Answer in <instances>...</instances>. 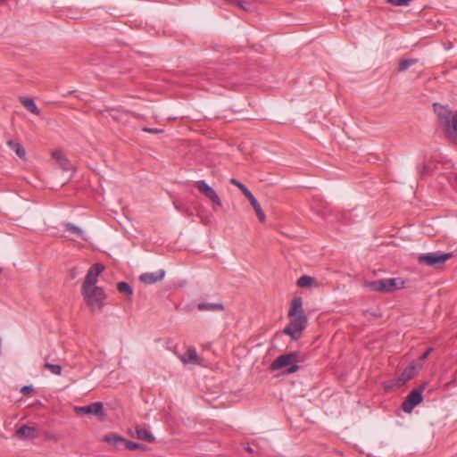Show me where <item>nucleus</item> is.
<instances>
[{
    "instance_id": "nucleus-6",
    "label": "nucleus",
    "mask_w": 457,
    "mask_h": 457,
    "mask_svg": "<svg viewBox=\"0 0 457 457\" xmlns=\"http://www.w3.org/2000/svg\"><path fill=\"white\" fill-rule=\"evenodd\" d=\"M424 387L425 385H423L420 389H414L408 395L402 404L404 412L411 413L412 410L422 402V390Z\"/></svg>"
},
{
    "instance_id": "nucleus-29",
    "label": "nucleus",
    "mask_w": 457,
    "mask_h": 457,
    "mask_svg": "<svg viewBox=\"0 0 457 457\" xmlns=\"http://www.w3.org/2000/svg\"><path fill=\"white\" fill-rule=\"evenodd\" d=\"M411 0H386L388 4H391L395 6H403L408 5Z\"/></svg>"
},
{
    "instance_id": "nucleus-18",
    "label": "nucleus",
    "mask_w": 457,
    "mask_h": 457,
    "mask_svg": "<svg viewBox=\"0 0 457 457\" xmlns=\"http://www.w3.org/2000/svg\"><path fill=\"white\" fill-rule=\"evenodd\" d=\"M20 101L22 104V105L27 110H29L30 112L36 114V115H39L40 114V110L37 107V105L35 104L33 99L26 98V97H21Z\"/></svg>"
},
{
    "instance_id": "nucleus-26",
    "label": "nucleus",
    "mask_w": 457,
    "mask_h": 457,
    "mask_svg": "<svg viewBox=\"0 0 457 457\" xmlns=\"http://www.w3.org/2000/svg\"><path fill=\"white\" fill-rule=\"evenodd\" d=\"M125 448L128 450H130V451H134V450L145 451V450H146L145 445L137 444L136 442L129 441V440H127V442H126Z\"/></svg>"
},
{
    "instance_id": "nucleus-17",
    "label": "nucleus",
    "mask_w": 457,
    "mask_h": 457,
    "mask_svg": "<svg viewBox=\"0 0 457 457\" xmlns=\"http://www.w3.org/2000/svg\"><path fill=\"white\" fill-rule=\"evenodd\" d=\"M136 436L140 440H145L148 443H154L155 441V437L146 429L141 428L140 427H136Z\"/></svg>"
},
{
    "instance_id": "nucleus-32",
    "label": "nucleus",
    "mask_w": 457,
    "mask_h": 457,
    "mask_svg": "<svg viewBox=\"0 0 457 457\" xmlns=\"http://www.w3.org/2000/svg\"><path fill=\"white\" fill-rule=\"evenodd\" d=\"M33 390V387L31 386H24L21 388V393L23 395H27L30 393Z\"/></svg>"
},
{
    "instance_id": "nucleus-2",
    "label": "nucleus",
    "mask_w": 457,
    "mask_h": 457,
    "mask_svg": "<svg viewBox=\"0 0 457 457\" xmlns=\"http://www.w3.org/2000/svg\"><path fill=\"white\" fill-rule=\"evenodd\" d=\"M366 287L375 292L392 293L404 287V281L400 278H383L367 282Z\"/></svg>"
},
{
    "instance_id": "nucleus-10",
    "label": "nucleus",
    "mask_w": 457,
    "mask_h": 457,
    "mask_svg": "<svg viewBox=\"0 0 457 457\" xmlns=\"http://www.w3.org/2000/svg\"><path fill=\"white\" fill-rule=\"evenodd\" d=\"M417 365L412 362L410 366L403 370L401 376L395 380V386H403L407 381L414 378L417 374Z\"/></svg>"
},
{
    "instance_id": "nucleus-20",
    "label": "nucleus",
    "mask_w": 457,
    "mask_h": 457,
    "mask_svg": "<svg viewBox=\"0 0 457 457\" xmlns=\"http://www.w3.org/2000/svg\"><path fill=\"white\" fill-rule=\"evenodd\" d=\"M314 283H315L314 278L308 276V275H303L297 279L296 285L299 287L304 288V287H312Z\"/></svg>"
},
{
    "instance_id": "nucleus-4",
    "label": "nucleus",
    "mask_w": 457,
    "mask_h": 457,
    "mask_svg": "<svg viewBox=\"0 0 457 457\" xmlns=\"http://www.w3.org/2000/svg\"><path fill=\"white\" fill-rule=\"evenodd\" d=\"M452 257L453 253H428L420 254L418 257V262L434 269H441L445 266L446 261Z\"/></svg>"
},
{
    "instance_id": "nucleus-14",
    "label": "nucleus",
    "mask_w": 457,
    "mask_h": 457,
    "mask_svg": "<svg viewBox=\"0 0 457 457\" xmlns=\"http://www.w3.org/2000/svg\"><path fill=\"white\" fill-rule=\"evenodd\" d=\"M181 361L184 364H198L199 363V357L196 353V350L193 347H190L187 350V352L181 355L180 357Z\"/></svg>"
},
{
    "instance_id": "nucleus-30",
    "label": "nucleus",
    "mask_w": 457,
    "mask_h": 457,
    "mask_svg": "<svg viewBox=\"0 0 457 457\" xmlns=\"http://www.w3.org/2000/svg\"><path fill=\"white\" fill-rule=\"evenodd\" d=\"M448 180L453 187H457V171L450 172Z\"/></svg>"
},
{
    "instance_id": "nucleus-16",
    "label": "nucleus",
    "mask_w": 457,
    "mask_h": 457,
    "mask_svg": "<svg viewBox=\"0 0 457 457\" xmlns=\"http://www.w3.org/2000/svg\"><path fill=\"white\" fill-rule=\"evenodd\" d=\"M104 441L118 447L121 445H123L125 446L127 439H125L124 437H122L115 433H111L104 436Z\"/></svg>"
},
{
    "instance_id": "nucleus-33",
    "label": "nucleus",
    "mask_w": 457,
    "mask_h": 457,
    "mask_svg": "<svg viewBox=\"0 0 457 457\" xmlns=\"http://www.w3.org/2000/svg\"><path fill=\"white\" fill-rule=\"evenodd\" d=\"M452 129L457 131V113L453 114L452 118Z\"/></svg>"
},
{
    "instance_id": "nucleus-15",
    "label": "nucleus",
    "mask_w": 457,
    "mask_h": 457,
    "mask_svg": "<svg viewBox=\"0 0 457 457\" xmlns=\"http://www.w3.org/2000/svg\"><path fill=\"white\" fill-rule=\"evenodd\" d=\"M299 314H303V303L300 297H295L292 300L288 316L298 317Z\"/></svg>"
},
{
    "instance_id": "nucleus-1",
    "label": "nucleus",
    "mask_w": 457,
    "mask_h": 457,
    "mask_svg": "<svg viewBox=\"0 0 457 457\" xmlns=\"http://www.w3.org/2000/svg\"><path fill=\"white\" fill-rule=\"evenodd\" d=\"M104 270L100 263L93 264L83 281L81 295L90 312H100L105 303L106 294L97 286L98 276Z\"/></svg>"
},
{
    "instance_id": "nucleus-19",
    "label": "nucleus",
    "mask_w": 457,
    "mask_h": 457,
    "mask_svg": "<svg viewBox=\"0 0 457 457\" xmlns=\"http://www.w3.org/2000/svg\"><path fill=\"white\" fill-rule=\"evenodd\" d=\"M7 145L8 146L13 150L16 154L21 158V159H24L25 158V155H26V152L24 150V148L21 146V145L18 142H15L13 140H9L7 142Z\"/></svg>"
},
{
    "instance_id": "nucleus-27",
    "label": "nucleus",
    "mask_w": 457,
    "mask_h": 457,
    "mask_svg": "<svg viewBox=\"0 0 457 457\" xmlns=\"http://www.w3.org/2000/svg\"><path fill=\"white\" fill-rule=\"evenodd\" d=\"M65 228H66L67 231L76 234L79 237H83V231L78 226H76L72 223H67V224H65Z\"/></svg>"
},
{
    "instance_id": "nucleus-5",
    "label": "nucleus",
    "mask_w": 457,
    "mask_h": 457,
    "mask_svg": "<svg viewBox=\"0 0 457 457\" xmlns=\"http://www.w3.org/2000/svg\"><path fill=\"white\" fill-rule=\"evenodd\" d=\"M289 318L290 322L284 328L283 332L288 335L293 340H298L302 337L303 330L307 326V317L305 314H299L298 317Z\"/></svg>"
},
{
    "instance_id": "nucleus-12",
    "label": "nucleus",
    "mask_w": 457,
    "mask_h": 457,
    "mask_svg": "<svg viewBox=\"0 0 457 457\" xmlns=\"http://www.w3.org/2000/svg\"><path fill=\"white\" fill-rule=\"evenodd\" d=\"M52 156L62 170L70 171L72 170V164L61 150H54Z\"/></svg>"
},
{
    "instance_id": "nucleus-37",
    "label": "nucleus",
    "mask_w": 457,
    "mask_h": 457,
    "mask_svg": "<svg viewBox=\"0 0 457 457\" xmlns=\"http://www.w3.org/2000/svg\"><path fill=\"white\" fill-rule=\"evenodd\" d=\"M245 450L249 453H253V449L249 445H247V446L245 447Z\"/></svg>"
},
{
    "instance_id": "nucleus-35",
    "label": "nucleus",
    "mask_w": 457,
    "mask_h": 457,
    "mask_svg": "<svg viewBox=\"0 0 457 457\" xmlns=\"http://www.w3.org/2000/svg\"><path fill=\"white\" fill-rule=\"evenodd\" d=\"M143 130L145 132L154 133V134H157V133L161 132V130L158 129H150V128H144Z\"/></svg>"
},
{
    "instance_id": "nucleus-8",
    "label": "nucleus",
    "mask_w": 457,
    "mask_h": 457,
    "mask_svg": "<svg viewBox=\"0 0 457 457\" xmlns=\"http://www.w3.org/2000/svg\"><path fill=\"white\" fill-rule=\"evenodd\" d=\"M434 111L436 113L441 123L445 127L446 130L449 131L452 128V112L445 106L439 104H434Z\"/></svg>"
},
{
    "instance_id": "nucleus-34",
    "label": "nucleus",
    "mask_w": 457,
    "mask_h": 457,
    "mask_svg": "<svg viewBox=\"0 0 457 457\" xmlns=\"http://www.w3.org/2000/svg\"><path fill=\"white\" fill-rule=\"evenodd\" d=\"M253 206V208L254 209V211L257 212V205H258V203H257V200L256 198L254 197V195H253V198L251 199H248Z\"/></svg>"
},
{
    "instance_id": "nucleus-3",
    "label": "nucleus",
    "mask_w": 457,
    "mask_h": 457,
    "mask_svg": "<svg viewBox=\"0 0 457 457\" xmlns=\"http://www.w3.org/2000/svg\"><path fill=\"white\" fill-rule=\"evenodd\" d=\"M298 354L296 353H289L278 356L271 364L272 370H279L285 368L286 374H292L298 370L299 366Z\"/></svg>"
},
{
    "instance_id": "nucleus-31",
    "label": "nucleus",
    "mask_w": 457,
    "mask_h": 457,
    "mask_svg": "<svg viewBox=\"0 0 457 457\" xmlns=\"http://www.w3.org/2000/svg\"><path fill=\"white\" fill-rule=\"evenodd\" d=\"M433 349L432 348H428L426 352H424L420 357V361H425L428 356L429 354L432 353Z\"/></svg>"
},
{
    "instance_id": "nucleus-11",
    "label": "nucleus",
    "mask_w": 457,
    "mask_h": 457,
    "mask_svg": "<svg viewBox=\"0 0 457 457\" xmlns=\"http://www.w3.org/2000/svg\"><path fill=\"white\" fill-rule=\"evenodd\" d=\"M164 277H165V271L163 270H159L155 272L143 273L139 277V280L142 283L151 285V284H154V283L162 280L164 278Z\"/></svg>"
},
{
    "instance_id": "nucleus-13",
    "label": "nucleus",
    "mask_w": 457,
    "mask_h": 457,
    "mask_svg": "<svg viewBox=\"0 0 457 457\" xmlns=\"http://www.w3.org/2000/svg\"><path fill=\"white\" fill-rule=\"evenodd\" d=\"M16 436L21 439H34L37 437L36 428L23 425L17 429Z\"/></svg>"
},
{
    "instance_id": "nucleus-36",
    "label": "nucleus",
    "mask_w": 457,
    "mask_h": 457,
    "mask_svg": "<svg viewBox=\"0 0 457 457\" xmlns=\"http://www.w3.org/2000/svg\"><path fill=\"white\" fill-rule=\"evenodd\" d=\"M264 220H265V214L262 212V210L261 209V207L259 206V221L263 222Z\"/></svg>"
},
{
    "instance_id": "nucleus-7",
    "label": "nucleus",
    "mask_w": 457,
    "mask_h": 457,
    "mask_svg": "<svg viewBox=\"0 0 457 457\" xmlns=\"http://www.w3.org/2000/svg\"><path fill=\"white\" fill-rule=\"evenodd\" d=\"M195 187L197 189L204 194L213 204L221 206V200L219 197L216 191L210 187L205 180L196 181Z\"/></svg>"
},
{
    "instance_id": "nucleus-9",
    "label": "nucleus",
    "mask_w": 457,
    "mask_h": 457,
    "mask_svg": "<svg viewBox=\"0 0 457 457\" xmlns=\"http://www.w3.org/2000/svg\"><path fill=\"white\" fill-rule=\"evenodd\" d=\"M75 411L79 414L104 415V405L101 402H96L87 406L76 407Z\"/></svg>"
},
{
    "instance_id": "nucleus-28",
    "label": "nucleus",
    "mask_w": 457,
    "mask_h": 457,
    "mask_svg": "<svg viewBox=\"0 0 457 457\" xmlns=\"http://www.w3.org/2000/svg\"><path fill=\"white\" fill-rule=\"evenodd\" d=\"M417 169L420 177H424L430 170L429 167L426 163L419 164Z\"/></svg>"
},
{
    "instance_id": "nucleus-24",
    "label": "nucleus",
    "mask_w": 457,
    "mask_h": 457,
    "mask_svg": "<svg viewBox=\"0 0 457 457\" xmlns=\"http://www.w3.org/2000/svg\"><path fill=\"white\" fill-rule=\"evenodd\" d=\"M44 368L48 370L52 374L60 376L62 374V366L59 364H52L48 361L44 363Z\"/></svg>"
},
{
    "instance_id": "nucleus-23",
    "label": "nucleus",
    "mask_w": 457,
    "mask_h": 457,
    "mask_svg": "<svg viewBox=\"0 0 457 457\" xmlns=\"http://www.w3.org/2000/svg\"><path fill=\"white\" fill-rule=\"evenodd\" d=\"M230 183L237 187L247 199L253 198V193L240 181L236 179H231Z\"/></svg>"
},
{
    "instance_id": "nucleus-22",
    "label": "nucleus",
    "mask_w": 457,
    "mask_h": 457,
    "mask_svg": "<svg viewBox=\"0 0 457 457\" xmlns=\"http://www.w3.org/2000/svg\"><path fill=\"white\" fill-rule=\"evenodd\" d=\"M197 308L200 311H222L224 306L221 303H199Z\"/></svg>"
},
{
    "instance_id": "nucleus-25",
    "label": "nucleus",
    "mask_w": 457,
    "mask_h": 457,
    "mask_svg": "<svg viewBox=\"0 0 457 457\" xmlns=\"http://www.w3.org/2000/svg\"><path fill=\"white\" fill-rule=\"evenodd\" d=\"M418 62L417 59H405L399 62L398 71L402 72L409 69L411 66Z\"/></svg>"
},
{
    "instance_id": "nucleus-21",
    "label": "nucleus",
    "mask_w": 457,
    "mask_h": 457,
    "mask_svg": "<svg viewBox=\"0 0 457 457\" xmlns=\"http://www.w3.org/2000/svg\"><path fill=\"white\" fill-rule=\"evenodd\" d=\"M117 290L121 294H126L129 296V300L133 295V288L127 282H119L117 284Z\"/></svg>"
}]
</instances>
